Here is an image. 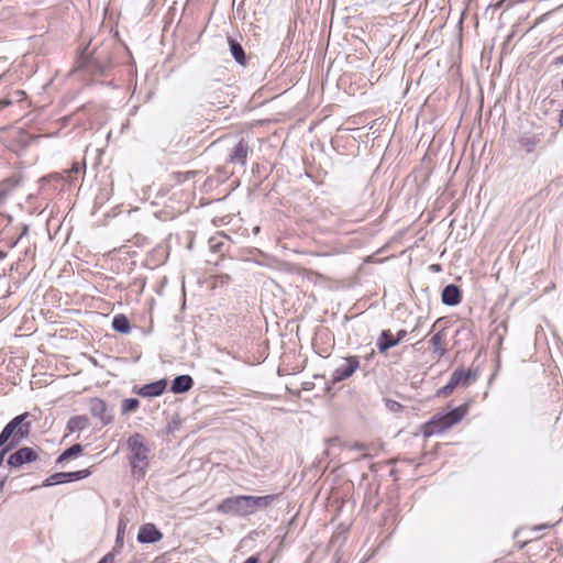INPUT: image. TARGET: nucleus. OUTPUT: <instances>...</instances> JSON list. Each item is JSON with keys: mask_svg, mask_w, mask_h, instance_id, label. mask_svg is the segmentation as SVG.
I'll return each instance as SVG.
<instances>
[{"mask_svg": "<svg viewBox=\"0 0 563 563\" xmlns=\"http://www.w3.org/2000/svg\"><path fill=\"white\" fill-rule=\"evenodd\" d=\"M360 367V362L356 356H349L344 358V363L339 365L332 373V382L339 383L351 377Z\"/></svg>", "mask_w": 563, "mask_h": 563, "instance_id": "obj_7", "label": "nucleus"}, {"mask_svg": "<svg viewBox=\"0 0 563 563\" xmlns=\"http://www.w3.org/2000/svg\"><path fill=\"white\" fill-rule=\"evenodd\" d=\"M67 482H71L70 472H59L48 476L42 486L47 487Z\"/></svg>", "mask_w": 563, "mask_h": 563, "instance_id": "obj_18", "label": "nucleus"}, {"mask_svg": "<svg viewBox=\"0 0 563 563\" xmlns=\"http://www.w3.org/2000/svg\"><path fill=\"white\" fill-rule=\"evenodd\" d=\"M472 378H474V375H472L471 371L465 372L464 369L460 368L452 373L448 383L451 384L455 389L460 384L468 385Z\"/></svg>", "mask_w": 563, "mask_h": 563, "instance_id": "obj_16", "label": "nucleus"}, {"mask_svg": "<svg viewBox=\"0 0 563 563\" xmlns=\"http://www.w3.org/2000/svg\"><path fill=\"white\" fill-rule=\"evenodd\" d=\"M89 412L96 419H99L103 426L112 422L113 416L109 412L104 400L100 398H91L89 401Z\"/></svg>", "mask_w": 563, "mask_h": 563, "instance_id": "obj_8", "label": "nucleus"}, {"mask_svg": "<svg viewBox=\"0 0 563 563\" xmlns=\"http://www.w3.org/2000/svg\"><path fill=\"white\" fill-rule=\"evenodd\" d=\"M453 390H454V388L452 387V385L446 383V385H444L442 388L439 389L438 395L445 397V396H449Z\"/></svg>", "mask_w": 563, "mask_h": 563, "instance_id": "obj_29", "label": "nucleus"}, {"mask_svg": "<svg viewBox=\"0 0 563 563\" xmlns=\"http://www.w3.org/2000/svg\"><path fill=\"white\" fill-rule=\"evenodd\" d=\"M440 269V266L437 265V266H433V271H439Z\"/></svg>", "mask_w": 563, "mask_h": 563, "instance_id": "obj_41", "label": "nucleus"}, {"mask_svg": "<svg viewBox=\"0 0 563 563\" xmlns=\"http://www.w3.org/2000/svg\"><path fill=\"white\" fill-rule=\"evenodd\" d=\"M78 64L92 75H103L111 64L109 49L100 47L88 52L86 47L79 56Z\"/></svg>", "mask_w": 563, "mask_h": 563, "instance_id": "obj_4", "label": "nucleus"}, {"mask_svg": "<svg viewBox=\"0 0 563 563\" xmlns=\"http://www.w3.org/2000/svg\"><path fill=\"white\" fill-rule=\"evenodd\" d=\"M217 511L223 515L246 517L251 515L249 495L228 497L217 507Z\"/></svg>", "mask_w": 563, "mask_h": 563, "instance_id": "obj_5", "label": "nucleus"}, {"mask_svg": "<svg viewBox=\"0 0 563 563\" xmlns=\"http://www.w3.org/2000/svg\"><path fill=\"white\" fill-rule=\"evenodd\" d=\"M128 449L130 451V464L133 475L140 479L143 478L148 466L150 446L141 433H134L128 439Z\"/></svg>", "mask_w": 563, "mask_h": 563, "instance_id": "obj_2", "label": "nucleus"}, {"mask_svg": "<svg viewBox=\"0 0 563 563\" xmlns=\"http://www.w3.org/2000/svg\"><path fill=\"white\" fill-rule=\"evenodd\" d=\"M551 65L554 67H559V66L563 65V54L553 58Z\"/></svg>", "mask_w": 563, "mask_h": 563, "instance_id": "obj_34", "label": "nucleus"}, {"mask_svg": "<svg viewBox=\"0 0 563 563\" xmlns=\"http://www.w3.org/2000/svg\"><path fill=\"white\" fill-rule=\"evenodd\" d=\"M277 498L278 495L249 496L251 515L268 508Z\"/></svg>", "mask_w": 563, "mask_h": 563, "instance_id": "obj_13", "label": "nucleus"}, {"mask_svg": "<svg viewBox=\"0 0 563 563\" xmlns=\"http://www.w3.org/2000/svg\"><path fill=\"white\" fill-rule=\"evenodd\" d=\"M209 245H210V249L213 250L214 252H220L222 243L219 242L216 238H211L209 240Z\"/></svg>", "mask_w": 563, "mask_h": 563, "instance_id": "obj_31", "label": "nucleus"}, {"mask_svg": "<svg viewBox=\"0 0 563 563\" xmlns=\"http://www.w3.org/2000/svg\"><path fill=\"white\" fill-rule=\"evenodd\" d=\"M540 139L536 135H522L519 139V145L526 153H532L537 145L539 144Z\"/></svg>", "mask_w": 563, "mask_h": 563, "instance_id": "obj_20", "label": "nucleus"}, {"mask_svg": "<svg viewBox=\"0 0 563 563\" xmlns=\"http://www.w3.org/2000/svg\"><path fill=\"white\" fill-rule=\"evenodd\" d=\"M89 475H90V471L89 470H81V471L70 472L71 482L84 479V478L88 477Z\"/></svg>", "mask_w": 563, "mask_h": 563, "instance_id": "obj_26", "label": "nucleus"}, {"mask_svg": "<svg viewBox=\"0 0 563 563\" xmlns=\"http://www.w3.org/2000/svg\"><path fill=\"white\" fill-rule=\"evenodd\" d=\"M162 538V532L153 523H145L139 529L137 541L140 543H155Z\"/></svg>", "mask_w": 563, "mask_h": 563, "instance_id": "obj_9", "label": "nucleus"}, {"mask_svg": "<svg viewBox=\"0 0 563 563\" xmlns=\"http://www.w3.org/2000/svg\"><path fill=\"white\" fill-rule=\"evenodd\" d=\"M140 406V401L136 398H126L121 402V412L123 415L135 411Z\"/></svg>", "mask_w": 563, "mask_h": 563, "instance_id": "obj_25", "label": "nucleus"}, {"mask_svg": "<svg viewBox=\"0 0 563 563\" xmlns=\"http://www.w3.org/2000/svg\"><path fill=\"white\" fill-rule=\"evenodd\" d=\"M243 563H260V558L257 555H252L247 558Z\"/></svg>", "mask_w": 563, "mask_h": 563, "instance_id": "obj_36", "label": "nucleus"}, {"mask_svg": "<svg viewBox=\"0 0 563 563\" xmlns=\"http://www.w3.org/2000/svg\"><path fill=\"white\" fill-rule=\"evenodd\" d=\"M122 541H123L122 532H121V530H119L118 536H117V542H122Z\"/></svg>", "mask_w": 563, "mask_h": 563, "instance_id": "obj_39", "label": "nucleus"}, {"mask_svg": "<svg viewBox=\"0 0 563 563\" xmlns=\"http://www.w3.org/2000/svg\"><path fill=\"white\" fill-rule=\"evenodd\" d=\"M453 390H454V388L452 387V385L446 383V385H444L442 388L439 389L438 395L445 397V396H449Z\"/></svg>", "mask_w": 563, "mask_h": 563, "instance_id": "obj_30", "label": "nucleus"}, {"mask_svg": "<svg viewBox=\"0 0 563 563\" xmlns=\"http://www.w3.org/2000/svg\"><path fill=\"white\" fill-rule=\"evenodd\" d=\"M250 146L244 140H240L232 148L229 162L234 165L245 166Z\"/></svg>", "mask_w": 563, "mask_h": 563, "instance_id": "obj_10", "label": "nucleus"}, {"mask_svg": "<svg viewBox=\"0 0 563 563\" xmlns=\"http://www.w3.org/2000/svg\"><path fill=\"white\" fill-rule=\"evenodd\" d=\"M433 352L439 356H443L446 353V349L443 345V333L440 331L435 333L431 340Z\"/></svg>", "mask_w": 563, "mask_h": 563, "instance_id": "obj_23", "label": "nucleus"}, {"mask_svg": "<svg viewBox=\"0 0 563 563\" xmlns=\"http://www.w3.org/2000/svg\"><path fill=\"white\" fill-rule=\"evenodd\" d=\"M229 45H230L231 54H232L233 58L235 59V62L241 65H244L246 59H245L244 49L241 46V44L229 37Z\"/></svg>", "mask_w": 563, "mask_h": 563, "instance_id": "obj_19", "label": "nucleus"}, {"mask_svg": "<svg viewBox=\"0 0 563 563\" xmlns=\"http://www.w3.org/2000/svg\"><path fill=\"white\" fill-rule=\"evenodd\" d=\"M37 459V450L30 446H23L10 454L7 463L9 466L18 468L26 463L35 462Z\"/></svg>", "mask_w": 563, "mask_h": 563, "instance_id": "obj_6", "label": "nucleus"}, {"mask_svg": "<svg viewBox=\"0 0 563 563\" xmlns=\"http://www.w3.org/2000/svg\"><path fill=\"white\" fill-rule=\"evenodd\" d=\"M470 404L465 402L452 410L444 412L440 411L435 413L427 423L423 426V435L432 437L434 434H441L453 426L457 424L468 413Z\"/></svg>", "mask_w": 563, "mask_h": 563, "instance_id": "obj_1", "label": "nucleus"}, {"mask_svg": "<svg viewBox=\"0 0 563 563\" xmlns=\"http://www.w3.org/2000/svg\"><path fill=\"white\" fill-rule=\"evenodd\" d=\"M81 170V167L78 164H74L71 167V172L79 173Z\"/></svg>", "mask_w": 563, "mask_h": 563, "instance_id": "obj_38", "label": "nucleus"}, {"mask_svg": "<svg viewBox=\"0 0 563 563\" xmlns=\"http://www.w3.org/2000/svg\"><path fill=\"white\" fill-rule=\"evenodd\" d=\"M89 426V419L86 416L71 417L67 422V430L76 432L85 430Z\"/></svg>", "mask_w": 563, "mask_h": 563, "instance_id": "obj_17", "label": "nucleus"}, {"mask_svg": "<svg viewBox=\"0 0 563 563\" xmlns=\"http://www.w3.org/2000/svg\"><path fill=\"white\" fill-rule=\"evenodd\" d=\"M561 87H562V90H563V78H562V81H561Z\"/></svg>", "mask_w": 563, "mask_h": 563, "instance_id": "obj_43", "label": "nucleus"}, {"mask_svg": "<svg viewBox=\"0 0 563 563\" xmlns=\"http://www.w3.org/2000/svg\"><path fill=\"white\" fill-rule=\"evenodd\" d=\"M19 181L14 178H8L0 183V202L10 195L12 190L18 187Z\"/></svg>", "mask_w": 563, "mask_h": 563, "instance_id": "obj_22", "label": "nucleus"}, {"mask_svg": "<svg viewBox=\"0 0 563 563\" xmlns=\"http://www.w3.org/2000/svg\"><path fill=\"white\" fill-rule=\"evenodd\" d=\"M29 412L14 417L0 433V448H16L31 432V422L25 421Z\"/></svg>", "mask_w": 563, "mask_h": 563, "instance_id": "obj_3", "label": "nucleus"}, {"mask_svg": "<svg viewBox=\"0 0 563 563\" xmlns=\"http://www.w3.org/2000/svg\"><path fill=\"white\" fill-rule=\"evenodd\" d=\"M10 104H11V100H9V99H1L0 100V109H3V108H5V107H8Z\"/></svg>", "mask_w": 563, "mask_h": 563, "instance_id": "obj_37", "label": "nucleus"}, {"mask_svg": "<svg viewBox=\"0 0 563 563\" xmlns=\"http://www.w3.org/2000/svg\"><path fill=\"white\" fill-rule=\"evenodd\" d=\"M112 328L120 333H129L131 330L130 321L124 314H118L112 320Z\"/></svg>", "mask_w": 563, "mask_h": 563, "instance_id": "obj_21", "label": "nucleus"}, {"mask_svg": "<svg viewBox=\"0 0 563 563\" xmlns=\"http://www.w3.org/2000/svg\"><path fill=\"white\" fill-rule=\"evenodd\" d=\"M440 269V266L437 265V266H433V271H439Z\"/></svg>", "mask_w": 563, "mask_h": 563, "instance_id": "obj_42", "label": "nucleus"}, {"mask_svg": "<svg viewBox=\"0 0 563 563\" xmlns=\"http://www.w3.org/2000/svg\"><path fill=\"white\" fill-rule=\"evenodd\" d=\"M167 382L165 379L156 380L142 386L136 393L142 397H157L166 389Z\"/></svg>", "mask_w": 563, "mask_h": 563, "instance_id": "obj_11", "label": "nucleus"}, {"mask_svg": "<svg viewBox=\"0 0 563 563\" xmlns=\"http://www.w3.org/2000/svg\"><path fill=\"white\" fill-rule=\"evenodd\" d=\"M386 407L393 412H399L402 409V406L399 402L390 399L386 401Z\"/></svg>", "mask_w": 563, "mask_h": 563, "instance_id": "obj_27", "label": "nucleus"}, {"mask_svg": "<svg viewBox=\"0 0 563 563\" xmlns=\"http://www.w3.org/2000/svg\"><path fill=\"white\" fill-rule=\"evenodd\" d=\"M98 563H114V554L107 553Z\"/></svg>", "mask_w": 563, "mask_h": 563, "instance_id": "obj_32", "label": "nucleus"}, {"mask_svg": "<svg viewBox=\"0 0 563 563\" xmlns=\"http://www.w3.org/2000/svg\"><path fill=\"white\" fill-rule=\"evenodd\" d=\"M441 297L442 302L451 307L459 305L462 300L461 290L454 284L446 285L442 290Z\"/></svg>", "mask_w": 563, "mask_h": 563, "instance_id": "obj_12", "label": "nucleus"}, {"mask_svg": "<svg viewBox=\"0 0 563 563\" xmlns=\"http://www.w3.org/2000/svg\"><path fill=\"white\" fill-rule=\"evenodd\" d=\"M397 344L398 340H395L390 330H383L376 342L379 353H385Z\"/></svg>", "mask_w": 563, "mask_h": 563, "instance_id": "obj_14", "label": "nucleus"}, {"mask_svg": "<svg viewBox=\"0 0 563 563\" xmlns=\"http://www.w3.org/2000/svg\"><path fill=\"white\" fill-rule=\"evenodd\" d=\"M560 124L563 125V110L560 112Z\"/></svg>", "mask_w": 563, "mask_h": 563, "instance_id": "obj_40", "label": "nucleus"}, {"mask_svg": "<svg viewBox=\"0 0 563 563\" xmlns=\"http://www.w3.org/2000/svg\"><path fill=\"white\" fill-rule=\"evenodd\" d=\"M84 448L81 444H74L67 450H65L57 459V463H63L66 460H69L74 456H77L82 452Z\"/></svg>", "mask_w": 563, "mask_h": 563, "instance_id": "obj_24", "label": "nucleus"}, {"mask_svg": "<svg viewBox=\"0 0 563 563\" xmlns=\"http://www.w3.org/2000/svg\"><path fill=\"white\" fill-rule=\"evenodd\" d=\"M194 385V379L189 375H179L172 383V391L183 394L188 391Z\"/></svg>", "mask_w": 563, "mask_h": 563, "instance_id": "obj_15", "label": "nucleus"}, {"mask_svg": "<svg viewBox=\"0 0 563 563\" xmlns=\"http://www.w3.org/2000/svg\"><path fill=\"white\" fill-rule=\"evenodd\" d=\"M407 335V331L406 330H399L397 332V336L395 338V340H398V343L401 342L405 336Z\"/></svg>", "mask_w": 563, "mask_h": 563, "instance_id": "obj_35", "label": "nucleus"}, {"mask_svg": "<svg viewBox=\"0 0 563 563\" xmlns=\"http://www.w3.org/2000/svg\"><path fill=\"white\" fill-rule=\"evenodd\" d=\"M190 175H192V173L183 174V173L177 172V173H173L172 176L175 178V180L177 183H183V181L187 180Z\"/></svg>", "mask_w": 563, "mask_h": 563, "instance_id": "obj_28", "label": "nucleus"}, {"mask_svg": "<svg viewBox=\"0 0 563 563\" xmlns=\"http://www.w3.org/2000/svg\"><path fill=\"white\" fill-rule=\"evenodd\" d=\"M12 449L9 446H1L0 448V467L2 466L3 460L5 454L11 451Z\"/></svg>", "mask_w": 563, "mask_h": 563, "instance_id": "obj_33", "label": "nucleus"}]
</instances>
